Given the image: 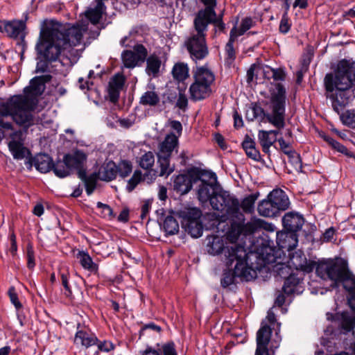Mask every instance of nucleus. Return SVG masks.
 <instances>
[{"label": "nucleus", "instance_id": "1", "mask_svg": "<svg viewBox=\"0 0 355 355\" xmlns=\"http://www.w3.org/2000/svg\"><path fill=\"white\" fill-rule=\"evenodd\" d=\"M223 269L220 277V286L227 291L236 293L238 290L239 280L249 282L256 278L257 270H260V266H253L251 261L252 252L249 254L244 247L227 250Z\"/></svg>", "mask_w": 355, "mask_h": 355}, {"label": "nucleus", "instance_id": "2", "mask_svg": "<svg viewBox=\"0 0 355 355\" xmlns=\"http://www.w3.org/2000/svg\"><path fill=\"white\" fill-rule=\"evenodd\" d=\"M276 243L277 249L268 236L257 239L253 254L262 261L263 265L282 259L286 257L287 253L295 250L298 243V234L282 230L277 233Z\"/></svg>", "mask_w": 355, "mask_h": 355}, {"label": "nucleus", "instance_id": "3", "mask_svg": "<svg viewBox=\"0 0 355 355\" xmlns=\"http://www.w3.org/2000/svg\"><path fill=\"white\" fill-rule=\"evenodd\" d=\"M32 101L22 94L10 97L0 105V126L5 130H12L10 122H5L4 117L11 116L12 121L26 130L35 124V116L28 107H32Z\"/></svg>", "mask_w": 355, "mask_h": 355}, {"label": "nucleus", "instance_id": "4", "mask_svg": "<svg viewBox=\"0 0 355 355\" xmlns=\"http://www.w3.org/2000/svg\"><path fill=\"white\" fill-rule=\"evenodd\" d=\"M276 92L270 94V109L271 112H266L264 109L257 103L252 104L251 111L254 114L252 116L255 119L261 117L263 120L266 119L268 123L278 129H283L286 125V91L285 87L282 83L275 85Z\"/></svg>", "mask_w": 355, "mask_h": 355}, {"label": "nucleus", "instance_id": "5", "mask_svg": "<svg viewBox=\"0 0 355 355\" xmlns=\"http://www.w3.org/2000/svg\"><path fill=\"white\" fill-rule=\"evenodd\" d=\"M342 286L347 292V305L355 314V275L350 270L345 250L340 249L338 256H334V289Z\"/></svg>", "mask_w": 355, "mask_h": 355}, {"label": "nucleus", "instance_id": "6", "mask_svg": "<svg viewBox=\"0 0 355 355\" xmlns=\"http://www.w3.org/2000/svg\"><path fill=\"white\" fill-rule=\"evenodd\" d=\"M44 35L61 50L69 46H76L83 39L81 29L78 26H43L40 30Z\"/></svg>", "mask_w": 355, "mask_h": 355}, {"label": "nucleus", "instance_id": "7", "mask_svg": "<svg viewBox=\"0 0 355 355\" xmlns=\"http://www.w3.org/2000/svg\"><path fill=\"white\" fill-rule=\"evenodd\" d=\"M37 53L36 72L45 73L49 71V64L56 61L61 53L53 42H51L40 31L38 40L35 45Z\"/></svg>", "mask_w": 355, "mask_h": 355}, {"label": "nucleus", "instance_id": "8", "mask_svg": "<svg viewBox=\"0 0 355 355\" xmlns=\"http://www.w3.org/2000/svg\"><path fill=\"white\" fill-rule=\"evenodd\" d=\"M196 34L191 35L185 42V46L193 61L205 59L209 55V49L206 41V33L202 28L193 20Z\"/></svg>", "mask_w": 355, "mask_h": 355}, {"label": "nucleus", "instance_id": "9", "mask_svg": "<svg viewBox=\"0 0 355 355\" xmlns=\"http://www.w3.org/2000/svg\"><path fill=\"white\" fill-rule=\"evenodd\" d=\"M355 83V62L343 59L334 67V89L346 91Z\"/></svg>", "mask_w": 355, "mask_h": 355}, {"label": "nucleus", "instance_id": "10", "mask_svg": "<svg viewBox=\"0 0 355 355\" xmlns=\"http://www.w3.org/2000/svg\"><path fill=\"white\" fill-rule=\"evenodd\" d=\"M211 201L213 209L225 211L229 217L241 213L239 200L222 189H220L218 197L212 198Z\"/></svg>", "mask_w": 355, "mask_h": 355}, {"label": "nucleus", "instance_id": "11", "mask_svg": "<svg viewBox=\"0 0 355 355\" xmlns=\"http://www.w3.org/2000/svg\"><path fill=\"white\" fill-rule=\"evenodd\" d=\"M334 338L338 335L354 334L355 315L345 310L334 313Z\"/></svg>", "mask_w": 355, "mask_h": 355}, {"label": "nucleus", "instance_id": "12", "mask_svg": "<svg viewBox=\"0 0 355 355\" xmlns=\"http://www.w3.org/2000/svg\"><path fill=\"white\" fill-rule=\"evenodd\" d=\"M28 19V12L23 13L21 19H13L12 21L6 20V34L11 38L17 39L20 36L19 45L22 46L21 57L26 47L25 41V34L23 31L26 28V21Z\"/></svg>", "mask_w": 355, "mask_h": 355}, {"label": "nucleus", "instance_id": "13", "mask_svg": "<svg viewBox=\"0 0 355 355\" xmlns=\"http://www.w3.org/2000/svg\"><path fill=\"white\" fill-rule=\"evenodd\" d=\"M215 8H207V10H199L196 15L194 20L206 33L208 25L213 24L215 26L214 31H218L220 33H225L226 24L223 20H213L209 17H215Z\"/></svg>", "mask_w": 355, "mask_h": 355}, {"label": "nucleus", "instance_id": "14", "mask_svg": "<svg viewBox=\"0 0 355 355\" xmlns=\"http://www.w3.org/2000/svg\"><path fill=\"white\" fill-rule=\"evenodd\" d=\"M312 272L315 270L317 277L322 280H330V288H333V259L322 258L310 261Z\"/></svg>", "mask_w": 355, "mask_h": 355}, {"label": "nucleus", "instance_id": "15", "mask_svg": "<svg viewBox=\"0 0 355 355\" xmlns=\"http://www.w3.org/2000/svg\"><path fill=\"white\" fill-rule=\"evenodd\" d=\"M304 276L302 272L295 271L286 278L282 287V291L288 296L297 294L300 295L304 291Z\"/></svg>", "mask_w": 355, "mask_h": 355}, {"label": "nucleus", "instance_id": "16", "mask_svg": "<svg viewBox=\"0 0 355 355\" xmlns=\"http://www.w3.org/2000/svg\"><path fill=\"white\" fill-rule=\"evenodd\" d=\"M53 160L47 153H38L35 156H29L25 162L28 168H31L33 166L42 173H46L54 168Z\"/></svg>", "mask_w": 355, "mask_h": 355}, {"label": "nucleus", "instance_id": "17", "mask_svg": "<svg viewBox=\"0 0 355 355\" xmlns=\"http://www.w3.org/2000/svg\"><path fill=\"white\" fill-rule=\"evenodd\" d=\"M209 180H202L198 189V198L200 201L205 202L209 201L211 205V200L217 198L220 193V186L218 184L217 180H212L213 182Z\"/></svg>", "mask_w": 355, "mask_h": 355}, {"label": "nucleus", "instance_id": "18", "mask_svg": "<svg viewBox=\"0 0 355 355\" xmlns=\"http://www.w3.org/2000/svg\"><path fill=\"white\" fill-rule=\"evenodd\" d=\"M286 257H288V264H290L291 267L295 268L296 271L306 273L312 272L313 268H311L310 265L311 260L306 259L302 251L298 250L295 252L291 251L286 254Z\"/></svg>", "mask_w": 355, "mask_h": 355}, {"label": "nucleus", "instance_id": "19", "mask_svg": "<svg viewBox=\"0 0 355 355\" xmlns=\"http://www.w3.org/2000/svg\"><path fill=\"white\" fill-rule=\"evenodd\" d=\"M243 247L240 245H234L231 246H225L224 241L218 236H211L207 238V252L211 255H218L221 253L224 254L225 259V252L227 250L235 249L236 248Z\"/></svg>", "mask_w": 355, "mask_h": 355}, {"label": "nucleus", "instance_id": "20", "mask_svg": "<svg viewBox=\"0 0 355 355\" xmlns=\"http://www.w3.org/2000/svg\"><path fill=\"white\" fill-rule=\"evenodd\" d=\"M304 223V218L293 212H288L282 218V225L284 231L297 234Z\"/></svg>", "mask_w": 355, "mask_h": 355}, {"label": "nucleus", "instance_id": "21", "mask_svg": "<svg viewBox=\"0 0 355 355\" xmlns=\"http://www.w3.org/2000/svg\"><path fill=\"white\" fill-rule=\"evenodd\" d=\"M193 73L194 82L198 83L211 87L215 81V75L214 72L209 69L207 63L202 66H197L195 69H193Z\"/></svg>", "mask_w": 355, "mask_h": 355}, {"label": "nucleus", "instance_id": "22", "mask_svg": "<svg viewBox=\"0 0 355 355\" xmlns=\"http://www.w3.org/2000/svg\"><path fill=\"white\" fill-rule=\"evenodd\" d=\"M175 216L181 220L182 227L188 226L190 223H196V220L201 218L202 212L196 207L184 208L173 212Z\"/></svg>", "mask_w": 355, "mask_h": 355}, {"label": "nucleus", "instance_id": "23", "mask_svg": "<svg viewBox=\"0 0 355 355\" xmlns=\"http://www.w3.org/2000/svg\"><path fill=\"white\" fill-rule=\"evenodd\" d=\"M230 218V227L227 232V236L233 240H237L241 235H243V222L245 216L241 212L232 215Z\"/></svg>", "mask_w": 355, "mask_h": 355}, {"label": "nucleus", "instance_id": "24", "mask_svg": "<svg viewBox=\"0 0 355 355\" xmlns=\"http://www.w3.org/2000/svg\"><path fill=\"white\" fill-rule=\"evenodd\" d=\"M44 85L39 80H37V76L34 77L30 82V86L26 87L24 89V95L23 96L27 97L32 101L33 103L32 107H28L29 110L33 112L37 103V96L41 95L43 89L42 88Z\"/></svg>", "mask_w": 355, "mask_h": 355}, {"label": "nucleus", "instance_id": "25", "mask_svg": "<svg viewBox=\"0 0 355 355\" xmlns=\"http://www.w3.org/2000/svg\"><path fill=\"white\" fill-rule=\"evenodd\" d=\"M268 197L272 202L273 205L277 207V211L280 214L282 211L286 210L289 207V199L281 189H273L268 194Z\"/></svg>", "mask_w": 355, "mask_h": 355}, {"label": "nucleus", "instance_id": "26", "mask_svg": "<svg viewBox=\"0 0 355 355\" xmlns=\"http://www.w3.org/2000/svg\"><path fill=\"white\" fill-rule=\"evenodd\" d=\"M87 157V155L83 150H76L72 154L67 153L64 155V164L70 171L85 165Z\"/></svg>", "mask_w": 355, "mask_h": 355}, {"label": "nucleus", "instance_id": "27", "mask_svg": "<svg viewBox=\"0 0 355 355\" xmlns=\"http://www.w3.org/2000/svg\"><path fill=\"white\" fill-rule=\"evenodd\" d=\"M186 174L188 175L189 180H191L192 187L193 184L199 181L201 183L202 180H205L204 178H207L210 180H214L216 181V175L215 173L202 169L197 166H192L188 168Z\"/></svg>", "mask_w": 355, "mask_h": 355}, {"label": "nucleus", "instance_id": "28", "mask_svg": "<svg viewBox=\"0 0 355 355\" xmlns=\"http://www.w3.org/2000/svg\"><path fill=\"white\" fill-rule=\"evenodd\" d=\"M211 92V87L194 81L189 87L190 98L194 102L206 99Z\"/></svg>", "mask_w": 355, "mask_h": 355}, {"label": "nucleus", "instance_id": "29", "mask_svg": "<svg viewBox=\"0 0 355 355\" xmlns=\"http://www.w3.org/2000/svg\"><path fill=\"white\" fill-rule=\"evenodd\" d=\"M241 146L248 157L256 162H261L263 161L259 150L256 148L254 140L248 135H245Z\"/></svg>", "mask_w": 355, "mask_h": 355}, {"label": "nucleus", "instance_id": "30", "mask_svg": "<svg viewBox=\"0 0 355 355\" xmlns=\"http://www.w3.org/2000/svg\"><path fill=\"white\" fill-rule=\"evenodd\" d=\"M8 148L15 159L21 160L31 156V150L24 146L21 141H10Z\"/></svg>", "mask_w": 355, "mask_h": 355}, {"label": "nucleus", "instance_id": "31", "mask_svg": "<svg viewBox=\"0 0 355 355\" xmlns=\"http://www.w3.org/2000/svg\"><path fill=\"white\" fill-rule=\"evenodd\" d=\"M117 171V165L116 163L112 160H110L103 164L98 173L100 180L110 182L116 178L118 174Z\"/></svg>", "mask_w": 355, "mask_h": 355}, {"label": "nucleus", "instance_id": "32", "mask_svg": "<svg viewBox=\"0 0 355 355\" xmlns=\"http://www.w3.org/2000/svg\"><path fill=\"white\" fill-rule=\"evenodd\" d=\"M178 144V138L173 132L167 135L160 145V150L158 154H162L164 156L170 157L175 148Z\"/></svg>", "mask_w": 355, "mask_h": 355}, {"label": "nucleus", "instance_id": "33", "mask_svg": "<svg viewBox=\"0 0 355 355\" xmlns=\"http://www.w3.org/2000/svg\"><path fill=\"white\" fill-rule=\"evenodd\" d=\"M192 189L191 180L188 178L186 173L177 175L173 181V189L180 193L184 195L188 193Z\"/></svg>", "mask_w": 355, "mask_h": 355}, {"label": "nucleus", "instance_id": "34", "mask_svg": "<svg viewBox=\"0 0 355 355\" xmlns=\"http://www.w3.org/2000/svg\"><path fill=\"white\" fill-rule=\"evenodd\" d=\"M275 209H277V207L273 205L268 196H267L266 199L259 202L257 207L259 214L265 217L272 218L277 216L279 213Z\"/></svg>", "mask_w": 355, "mask_h": 355}, {"label": "nucleus", "instance_id": "35", "mask_svg": "<svg viewBox=\"0 0 355 355\" xmlns=\"http://www.w3.org/2000/svg\"><path fill=\"white\" fill-rule=\"evenodd\" d=\"M76 258L79 260L81 266L91 272L96 273L98 270V266L94 263L87 251L80 250L76 254Z\"/></svg>", "mask_w": 355, "mask_h": 355}, {"label": "nucleus", "instance_id": "36", "mask_svg": "<svg viewBox=\"0 0 355 355\" xmlns=\"http://www.w3.org/2000/svg\"><path fill=\"white\" fill-rule=\"evenodd\" d=\"M105 10L106 6L105 3H96L94 8H89L86 10L85 17L93 25H96L99 23V21L105 13Z\"/></svg>", "mask_w": 355, "mask_h": 355}, {"label": "nucleus", "instance_id": "37", "mask_svg": "<svg viewBox=\"0 0 355 355\" xmlns=\"http://www.w3.org/2000/svg\"><path fill=\"white\" fill-rule=\"evenodd\" d=\"M145 61H146V73L154 78L157 77L159 75V69L162 64L160 58L153 53L150 55Z\"/></svg>", "mask_w": 355, "mask_h": 355}, {"label": "nucleus", "instance_id": "38", "mask_svg": "<svg viewBox=\"0 0 355 355\" xmlns=\"http://www.w3.org/2000/svg\"><path fill=\"white\" fill-rule=\"evenodd\" d=\"M272 329L265 322H261V327L257 332V345H268L271 339Z\"/></svg>", "mask_w": 355, "mask_h": 355}, {"label": "nucleus", "instance_id": "39", "mask_svg": "<svg viewBox=\"0 0 355 355\" xmlns=\"http://www.w3.org/2000/svg\"><path fill=\"white\" fill-rule=\"evenodd\" d=\"M272 263L273 262H270V263ZM274 263L275 264L272 266V270L275 277H278L285 280L288 275L295 273L290 264L288 265L285 263L278 261V259H277V261Z\"/></svg>", "mask_w": 355, "mask_h": 355}, {"label": "nucleus", "instance_id": "40", "mask_svg": "<svg viewBox=\"0 0 355 355\" xmlns=\"http://www.w3.org/2000/svg\"><path fill=\"white\" fill-rule=\"evenodd\" d=\"M333 325L329 324L324 330V335L320 340V344L326 350V355H333Z\"/></svg>", "mask_w": 355, "mask_h": 355}, {"label": "nucleus", "instance_id": "41", "mask_svg": "<svg viewBox=\"0 0 355 355\" xmlns=\"http://www.w3.org/2000/svg\"><path fill=\"white\" fill-rule=\"evenodd\" d=\"M162 229L166 235H174L179 232V223L173 216L168 215L162 220Z\"/></svg>", "mask_w": 355, "mask_h": 355}, {"label": "nucleus", "instance_id": "42", "mask_svg": "<svg viewBox=\"0 0 355 355\" xmlns=\"http://www.w3.org/2000/svg\"><path fill=\"white\" fill-rule=\"evenodd\" d=\"M75 341L80 342L83 346L87 348L96 345L98 340L96 336H90L86 331L80 330L76 334Z\"/></svg>", "mask_w": 355, "mask_h": 355}, {"label": "nucleus", "instance_id": "43", "mask_svg": "<svg viewBox=\"0 0 355 355\" xmlns=\"http://www.w3.org/2000/svg\"><path fill=\"white\" fill-rule=\"evenodd\" d=\"M172 75L178 81H184L189 77V67L183 62L176 63L172 69Z\"/></svg>", "mask_w": 355, "mask_h": 355}, {"label": "nucleus", "instance_id": "44", "mask_svg": "<svg viewBox=\"0 0 355 355\" xmlns=\"http://www.w3.org/2000/svg\"><path fill=\"white\" fill-rule=\"evenodd\" d=\"M160 98L157 92L146 91L140 97L139 103L142 105L155 107L159 103Z\"/></svg>", "mask_w": 355, "mask_h": 355}, {"label": "nucleus", "instance_id": "45", "mask_svg": "<svg viewBox=\"0 0 355 355\" xmlns=\"http://www.w3.org/2000/svg\"><path fill=\"white\" fill-rule=\"evenodd\" d=\"M334 112L340 115V119L345 125L355 129V111L354 110H346L340 114L338 107L334 105Z\"/></svg>", "mask_w": 355, "mask_h": 355}, {"label": "nucleus", "instance_id": "46", "mask_svg": "<svg viewBox=\"0 0 355 355\" xmlns=\"http://www.w3.org/2000/svg\"><path fill=\"white\" fill-rule=\"evenodd\" d=\"M265 222L261 219H254L247 223L243 222V236L252 234L259 230L264 228Z\"/></svg>", "mask_w": 355, "mask_h": 355}, {"label": "nucleus", "instance_id": "47", "mask_svg": "<svg viewBox=\"0 0 355 355\" xmlns=\"http://www.w3.org/2000/svg\"><path fill=\"white\" fill-rule=\"evenodd\" d=\"M196 223H190L188 226H184L182 228L188 234H190L193 238H199L202 236L203 232V225L201 218L196 220Z\"/></svg>", "mask_w": 355, "mask_h": 355}, {"label": "nucleus", "instance_id": "48", "mask_svg": "<svg viewBox=\"0 0 355 355\" xmlns=\"http://www.w3.org/2000/svg\"><path fill=\"white\" fill-rule=\"evenodd\" d=\"M157 164L160 168L159 176H168L173 171L172 168H169L170 157L164 156L162 154H157Z\"/></svg>", "mask_w": 355, "mask_h": 355}, {"label": "nucleus", "instance_id": "49", "mask_svg": "<svg viewBox=\"0 0 355 355\" xmlns=\"http://www.w3.org/2000/svg\"><path fill=\"white\" fill-rule=\"evenodd\" d=\"M121 60L124 67L128 69L135 67L139 62L131 50H124L121 53Z\"/></svg>", "mask_w": 355, "mask_h": 355}, {"label": "nucleus", "instance_id": "50", "mask_svg": "<svg viewBox=\"0 0 355 355\" xmlns=\"http://www.w3.org/2000/svg\"><path fill=\"white\" fill-rule=\"evenodd\" d=\"M259 193L250 194L243 199L240 207L243 209L245 212H252L254 210V203L257 200Z\"/></svg>", "mask_w": 355, "mask_h": 355}, {"label": "nucleus", "instance_id": "51", "mask_svg": "<svg viewBox=\"0 0 355 355\" xmlns=\"http://www.w3.org/2000/svg\"><path fill=\"white\" fill-rule=\"evenodd\" d=\"M54 168H51V171H53L54 174L60 178H64L70 175L69 170L66 168L65 164H64V159L62 161L60 159L57 160L55 163L53 162Z\"/></svg>", "mask_w": 355, "mask_h": 355}, {"label": "nucleus", "instance_id": "52", "mask_svg": "<svg viewBox=\"0 0 355 355\" xmlns=\"http://www.w3.org/2000/svg\"><path fill=\"white\" fill-rule=\"evenodd\" d=\"M324 85L326 90V98L329 99L331 105L333 107V72L331 71L326 74L324 79Z\"/></svg>", "mask_w": 355, "mask_h": 355}, {"label": "nucleus", "instance_id": "53", "mask_svg": "<svg viewBox=\"0 0 355 355\" xmlns=\"http://www.w3.org/2000/svg\"><path fill=\"white\" fill-rule=\"evenodd\" d=\"M117 173L120 177L125 178L128 177L132 171V165L131 162L126 159L121 160L119 165H117Z\"/></svg>", "mask_w": 355, "mask_h": 355}, {"label": "nucleus", "instance_id": "54", "mask_svg": "<svg viewBox=\"0 0 355 355\" xmlns=\"http://www.w3.org/2000/svg\"><path fill=\"white\" fill-rule=\"evenodd\" d=\"M155 162V157L151 151L145 153L141 157L139 162V165L144 169L150 168Z\"/></svg>", "mask_w": 355, "mask_h": 355}, {"label": "nucleus", "instance_id": "55", "mask_svg": "<svg viewBox=\"0 0 355 355\" xmlns=\"http://www.w3.org/2000/svg\"><path fill=\"white\" fill-rule=\"evenodd\" d=\"M225 65L227 67H231L236 58V53L234 46L225 45Z\"/></svg>", "mask_w": 355, "mask_h": 355}, {"label": "nucleus", "instance_id": "56", "mask_svg": "<svg viewBox=\"0 0 355 355\" xmlns=\"http://www.w3.org/2000/svg\"><path fill=\"white\" fill-rule=\"evenodd\" d=\"M286 155L288 156V162L296 170L302 169V162L299 153L294 150L293 151L286 152Z\"/></svg>", "mask_w": 355, "mask_h": 355}, {"label": "nucleus", "instance_id": "57", "mask_svg": "<svg viewBox=\"0 0 355 355\" xmlns=\"http://www.w3.org/2000/svg\"><path fill=\"white\" fill-rule=\"evenodd\" d=\"M132 51L139 62H144L148 58V50L141 44L135 45Z\"/></svg>", "mask_w": 355, "mask_h": 355}, {"label": "nucleus", "instance_id": "58", "mask_svg": "<svg viewBox=\"0 0 355 355\" xmlns=\"http://www.w3.org/2000/svg\"><path fill=\"white\" fill-rule=\"evenodd\" d=\"M291 26L292 23L291 21V19L288 17V15L283 13L279 26V33L283 35L287 34L290 31Z\"/></svg>", "mask_w": 355, "mask_h": 355}, {"label": "nucleus", "instance_id": "59", "mask_svg": "<svg viewBox=\"0 0 355 355\" xmlns=\"http://www.w3.org/2000/svg\"><path fill=\"white\" fill-rule=\"evenodd\" d=\"M61 284L64 288V295L67 297L69 299H73V293L71 291V286L69 284V273H61Z\"/></svg>", "mask_w": 355, "mask_h": 355}, {"label": "nucleus", "instance_id": "60", "mask_svg": "<svg viewBox=\"0 0 355 355\" xmlns=\"http://www.w3.org/2000/svg\"><path fill=\"white\" fill-rule=\"evenodd\" d=\"M256 22L254 21L250 17H246L242 19L240 28H239V35H244L246 31L250 30L252 27L254 26Z\"/></svg>", "mask_w": 355, "mask_h": 355}, {"label": "nucleus", "instance_id": "61", "mask_svg": "<svg viewBox=\"0 0 355 355\" xmlns=\"http://www.w3.org/2000/svg\"><path fill=\"white\" fill-rule=\"evenodd\" d=\"M258 139L260 144H266L270 146H272L273 144L277 141V138L273 137V139H270V135L268 134L267 130H261L258 133Z\"/></svg>", "mask_w": 355, "mask_h": 355}, {"label": "nucleus", "instance_id": "62", "mask_svg": "<svg viewBox=\"0 0 355 355\" xmlns=\"http://www.w3.org/2000/svg\"><path fill=\"white\" fill-rule=\"evenodd\" d=\"M8 295L10 298L11 303L14 305L16 310L18 311L22 308V304L20 302V301L19 300L18 295L16 293V290L14 286H10L8 288Z\"/></svg>", "mask_w": 355, "mask_h": 355}, {"label": "nucleus", "instance_id": "63", "mask_svg": "<svg viewBox=\"0 0 355 355\" xmlns=\"http://www.w3.org/2000/svg\"><path fill=\"white\" fill-rule=\"evenodd\" d=\"M267 68L272 71V78H273L274 80L284 81L286 79V73L284 68H272L271 67L268 66Z\"/></svg>", "mask_w": 355, "mask_h": 355}, {"label": "nucleus", "instance_id": "64", "mask_svg": "<svg viewBox=\"0 0 355 355\" xmlns=\"http://www.w3.org/2000/svg\"><path fill=\"white\" fill-rule=\"evenodd\" d=\"M175 106L182 111L188 107V99L184 94V89L180 90Z\"/></svg>", "mask_w": 355, "mask_h": 355}]
</instances>
